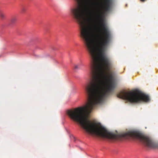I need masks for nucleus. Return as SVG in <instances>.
<instances>
[{
  "label": "nucleus",
  "mask_w": 158,
  "mask_h": 158,
  "mask_svg": "<svg viewBox=\"0 0 158 158\" xmlns=\"http://www.w3.org/2000/svg\"><path fill=\"white\" fill-rule=\"evenodd\" d=\"M113 4V0H102L100 4H97L99 6L92 12L94 18L99 21L96 28L98 39L96 38L93 27L89 23L82 27L81 38L92 59V80L85 87L88 98L85 106L67 111L68 114L72 119H89L87 114L102 102L116 87L112 73H110L108 76H105V70H110L113 64L104 54V49L110 43L112 35L103 17L110 11Z\"/></svg>",
  "instance_id": "nucleus-1"
},
{
  "label": "nucleus",
  "mask_w": 158,
  "mask_h": 158,
  "mask_svg": "<svg viewBox=\"0 0 158 158\" xmlns=\"http://www.w3.org/2000/svg\"><path fill=\"white\" fill-rule=\"evenodd\" d=\"M89 0H76L77 3L70 9V13L72 17L78 23L80 27V34L81 36V30L82 27L89 23L93 27L94 33L95 35L93 20L91 16L88 15L87 9L85 4Z\"/></svg>",
  "instance_id": "nucleus-2"
},
{
  "label": "nucleus",
  "mask_w": 158,
  "mask_h": 158,
  "mask_svg": "<svg viewBox=\"0 0 158 158\" xmlns=\"http://www.w3.org/2000/svg\"><path fill=\"white\" fill-rule=\"evenodd\" d=\"M117 97L131 103L148 102L149 100L148 96L138 90L128 92L122 91L117 94Z\"/></svg>",
  "instance_id": "nucleus-3"
},
{
  "label": "nucleus",
  "mask_w": 158,
  "mask_h": 158,
  "mask_svg": "<svg viewBox=\"0 0 158 158\" xmlns=\"http://www.w3.org/2000/svg\"><path fill=\"white\" fill-rule=\"evenodd\" d=\"M17 21V18L16 17H12L10 20V23L11 24L15 23Z\"/></svg>",
  "instance_id": "nucleus-4"
},
{
  "label": "nucleus",
  "mask_w": 158,
  "mask_h": 158,
  "mask_svg": "<svg viewBox=\"0 0 158 158\" xmlns=\"http://www.w3.org/2000/svg\"><path fill=\"white\" fill-rule=\"evenodd\" d=\"M5 15L4 13L2 12H1L0 13V18L1 19H4L5 18Z\"/></svg>",
  "instance_id": "nucleus-5"
},
{
  "label": "nucleus",
  "mask_w": 158,
  "mask_h": 158,
  "mask_svg": "<svg viewBox=\"0 0 158 158\" xmlns=\"http://www.w3.org/2000/svg\"><path fill=\"white\" fill-rule=\"evenodd\" d=\"M25 11H26V9L25 8H22V9L21 10L22 13H24Z\"/></svg>",
  "instance_id": "nucleus-6"
},
{
  "label": "nucleus",
  "mask_w": 158,
  "mask_h": 158,
  "mask_svg": "<svg viewBox=\"0 0 158 158\" xmlns=\"http://www.w3.org/2000/svg\"><path fill=\"white\" fill-rule=\"evenodd\" d=\"M74 68L75 69H78V65H75L74 66Z\"/></svg>",
  "instance_id": "nucleus-7"
}]
</instances>
